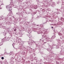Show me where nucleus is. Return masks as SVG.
<instances>
[{
	"mask_svg": "<svg viewBox=\"0 0 64 64\" xmlns=\"http://www.w3.org/2000/svg\"><path fill=\"white\" fill-rule=\"evenodd\" d=\"M1 59H2V60H3V59H4V57H2L1 58Z\"/></svg>",
	"mask_w": 64,
	"mask_h": 64,
	"instance_id": "obj_2",
	"label": "nucleus"
},
{
	"mask_svg": "<svg viewBox=\"0 0 64 64\" xmlns=\"http://www.w3.org/2000/svg\"><path fill=\"white\" fill-rule=\"evenodd\" d=\"M16 29L15 28V29L14 30V31H16Z\"/></svg>",
	"mask_w": 64,
	"mask_h": 64,
	"instance_id": "obj_3",
	"label": "nucleus"
},
{
	"mask_svg": "<svg viewBox=\"0 0 64 64\" xmlns=\"http://www.w3.org/2000/svg\"><path fill=\"white\" fill-rule=\"evenodd\" d=\"M9 14H12V12H10V13H9Z\"/></svg>",
	"mask_w": 64,
	"mask_h": 64,
	"instance_id": "obj_1",
	"label": "nucleus"
},
{
	"mask_svg": "<svg viewBox=\"0 0 64 64\" xmlns=\"http://www.w3.org/2000/svg\"><path fill=\"white\" fill-rule=\"evenodd\" d=\"M0 20H2V18L0 17Z\"/></svg>",
	"mask_w": 64,
	"mask_h": 64,
	"instance_id": "obj_4",
	"label": "nucleus"
},
{
	"mask_svg": "<svg viewBox=\"0 0 64 64\" xmlns=\"http://www.w3.org/2000/svg\"><path fill=\"white\" fill-rule=\"evenodd\" d=\"M53 28V27L52 26V28Z\"/></svg>",
	"mask_w": 64,
	"mask_h": 64,
	"instance_id": "obj_6",
	"label": "nucleus"
},
{
	"mask_svg": "<svg viewBox=\"0 0 64 64\" xmlns=\"http://www.w3.org/2000/svg\"><path fill=\"white\" fill-rule=\"evenodd\" d=\"M52 37H53V36Z\"/></svg>",
	"mask_w": 64,
	"mask_h": 64,
	"instance_id": "obj_9",
	"label": "nucleus"
},
{
	"mask_svg": "<svg viewBox=\"0 0 64 64\" xmlns=\"http://www.w3.org/2000/svg\"><path fill=\"white\" fill-rule=\"evenodd\" d=\"M8 7V6H6V8H7V9H8V7Z\"/></svg>",
	"mask_w": 64,
	"mask_h": 64,
	"instance_id": "obj_5",
	"label": "nucleus"
},
{
	"mask_svg": "<svg viewBox=\"0 0 64 64\" xmlns=\"http://www.w3.org/2000/svg\"><path fill=\"white\" fill-rule=\"evenodd\" d=\"M10 11H11V10H10Z\"/></svg>",
	"mask_w": 64,
	"mask_h": 64,
	"instance_id": "obj_7",
	"label": "nucleus"
},
{
	"mask_svg": "<svg viewBox=\"0 0 64 64\" xmlns=\"http://www.w3.org/2000/svg\"><path fill=\"white\" fill-rule=\"evenodd\" d=\"M54 38H53V39Z\"/></svg>",
	"mask_w": 64,
	"mask_h": 64,
	"instance_id": "obj_8",
	"label": "nucleus"
}]
</instances>
